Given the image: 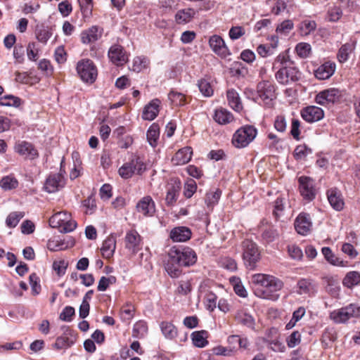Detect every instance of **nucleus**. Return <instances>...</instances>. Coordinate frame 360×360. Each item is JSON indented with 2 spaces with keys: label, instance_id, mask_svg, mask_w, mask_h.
<instances>
[{
  "label": "nucleus",
  "instance_id": "nucleus-1",
  "mask_svg": "<svg viewBox=\"0 0 360 360\" xmlns=\"http://www.w3.org/2000/svg\"><path fill=\"white\" fill-rule=\"evenodd\" d=\"M255 295L259 298L276 301L283 283L279 278L269 274H255L251 277Z\"/></svg>",
  "mask_w": 360,
  "mask_h": 360
},
{
  "label": "nucleus",
  "instance_id": "nucleus-2",
  "mask_svg": "<svg viewBox=\"0 0 360 360\" xmlns=\"http://www.w3.org/2000/svg\"><path fill=\"white\" fill-rule=\"evenodd\" d=\"M257 134V129L252 125H245L240 127L233 134L232 143L237 148L247 147L254 141Z\"/></svg>",
  "mask_w": 360,
  "mask_h": 360
},
{
  "label": "nucleus",
  "instance_id": "nucleus-3",
  "mask_svg": "<svg viewBox=\"0 0 360 360\" xmlns=\"http://www.w3.org/2000/svg\"><path fill=\"white\" fill-rule=\"evenodd\" d=\"M243 259L245 266L252 270L260 260L261 254L257 245L250 240H245L242 243Z\"/></svg>",
  "mask_w": 360,
  "mask_h": 360
},
{
  "label": "nucleus",
  "instance_id": "nucleus-4",
  "mask_svg": "<svg viewBox=\"0 0 360 360\" xmlns=\"http://www.w3.org/2000/svg\"><path fill=\"white\" fill-rule=\"evenodd\" d=\"M50 225L53 228H58L60 232L69 233L77 227V223L72 220L71 215L65 212H58L54 214L49 219Z\"/></svg>",
  "mask_w": 360,
  "mask_h": 360
},
{
  "label": "nucleus",
  "instance_id": "nucleus-5",
  "mask_svg": "<svg viewBox=\"0 0 360 360\" xmlns=\"http://www.w3.org/2000/svg\"><path fill=\"white\" fill-rule=\"evenodd\" d=\"M360 316V306L350 304L330 312V318L335 323H345L351 318Z\"/></svg>",
  "mask_w": 360,
  "mask_h": 360
},
{
  "label": "nucleus",
  "instance_id": "nucleus-6",
  "mask_svg": "<svg viewBox=\"0 0 360 360\" xmlns=\"http://www.w3.org/2000/svg\"><path fill=\"white\" fill-rule=\"evenodd\" d=\"M172 261L184 266L193 265L197 261V255L191 248L186 247L181 249L172 248L169 250Z\"/></svg>",
  "mask_w": 360,
  "mask_h": 360
},
{
  "label": "nucleus",
  "instance_id": "nucleus-7",
  "mask_svg": "<svg viewBox=\"0 0 360 360\" xmlns=\"http://www.w3.org/2000/svg\"><path fill=\"white\" fill-rule=\"evenodd\" d=\"M342 97L340 90L329 88L319 91L314 98V101L321 106H331L340 101Z\"/></svg>",
  "mask_w": 360,
  "mask_h": 360
},
{
  "label": "nucleus",
  "instance_id": "nucleus-8",
  "mask_svg": "<svg viewBox=\"0 0 360 360\" xmlns=\"http://www.w3.org/2000/svg\"><path fill=\"white\" fill-rule=\"evenodd\" d=\"M300 77L299 70L292 65L281 67L275 72L276 81L283 85L297 81Z\"/></svg>",
  "mask_w": 360,
  "mask_h": 360
},
{
  "label": "nucleus",
  "instance_id": "nucleus-9",
  "mask_svg": "<svg viewBox=\"0 0 360 360\" xmlns=\"http://www.w3.org/2000/svg\"><path fill=\"white\" fill-rule=\"evenodd\" d=\"M259 94V104L271 107L273 101L276 98L275 86L269 81H262L257 84Z\"/></svg>",
  "mask_w": 360,
  "mask_h": 360
},
{
  "label": "nucleus",
  "instance_id": "nucleus-10",
  "mask_svg": "<svg viewBox=\"0 0 360 360\" xmlns=\"http://www.w3.org/2000/svg\"><path fill=\"white\" fill-rule=\"evenodd\" d=\"M77 71L82 81L93 83L97 76V70L92 60H82L78 62Z\"/></svg>",
  "mask_w": 360,
  "mask_h": 360
},
{
  "label": "nucleus",
  "instance_id": "nucleus-11",
  "mask_svg": "<svg viewBox=\"0 0 360 360\" xmlns=\"http://www.w3.org/2000/svg\"><path fill=\"white\" fill-rule=\"evenodd\" d=\"M299 190L303 199L309 202L316 197V190L314 181L308 176H302L298 179Z\"/></svg>",
  "mask_w": 360,
  "mask_h": 360
},
{
  "label": "nucleus",
  "instance_id": "nucleus-12",
  "mask_svg": "<svg viewBox=\"0 0 360 360\" xmlns=\"http://www.w3.org/2000/svg\"><path fill=\"white\" fill-rule=\"evenodd\" d=\"M208 43L211 50L219 57L225 58L231 55L229 49L220 35L213 34L210 36Z\"/></svg>",
  "mask_w": 360,
  "mask_h": 360
},
{
  "label": "nucleus",
  "instance_id": "nucleus-13",
  "mask_svg": "<svg viewBox=\"0 0 360 360\" xmlns=\"http://www.w3.org/2000/svg\"><path fill=\"white\" fill-rule=\"evenodd\" d=\"M323 110L316 105H308L301 109V117L308 123H314L324 117Z\"/></svg>",
  "mask_w": 360,
  "mask_h": 360
},
{
  "label": "nucleus",
  "instance_id": "nucleus-14",
  "mask_svg": "<svg viewBox=\"0 0 360 360\" xmlns=\"http://www.w3.org/2000/svg\"><path fill=\"white\" fill-rule=\"evenodd\" d=\"M295 229L298 234L307 236L312 229V221L309 214L302 212L296 217L294 223Z\"/></svg>",
  "mask_w": 360,
  "mask_h": 360
},
{
  "label": "nucleus",
  "instance_id": "nucleus-15",
  "mask_svg": "<svg viewBox=\"0 0 360 360\" xmlns=\"http://www.w3.org/2000/svg\"><path fill=\"white\" fill-rule=\"evenodd\" d=\"M76 340V335L71 330L67 328L63 335L56 338L55 343L53 345V348L57 350L68 349L75 343Z\"/></svg>",
  "mask_w": 360,
  "mask_h": 360
},
{
  "label": "nucleus",
  "instance_id": "nucleus-16",
  "mask_svg": "<svg viewBox=\"0 0 360 360\" xmlns=\"http://www.w3.org/2000/svg\"><path fill=\"white\" fill-rule=\"evenodd\" d=\"M65 180L63 176L59 173L50 174L44 184V189L49 193H55L63 188Z\"/></svg>",
  "mask_w": 360,
  "mask_h": 360
},
{
  "label": "nucleus",
  "instance_id": "nucleus-17",
  "mask_svg": "<svg viewBox=\"0 0 360 360\" xmlns=\"http://www.w3.org/2000/svg\"><path fill=\"white\" fill-rule=\"evenodd\" d=\"M108 58L116 65H122L127 62L128 57L122 46L114 44L108 51Z\"/></svg>",
  "mask_w": 360,
  "mask_h": 360
},
{
  "label": "nucleus",
  "instance_id": "nucleus-18",
  "mask_svg": "<svg viewBox=\"0 0 360 360\" xmlns=\"http://www.w3.org/2000/svg\"><path fill=\"white\" fill-rule=\"evenodd\" d=\"M136 210L144 217H151L155 212V205L153 198L146 195L143 197L136 205Z\"/></svg>",
  "mask_w": 360,
  "mask_h": 360
},
{
  "label": "nucleus",
  "instance_id": "nucleus-19",
  "mask_svg": "<svg viewBox=\"0 0 360 360\" xmlns=\"http://www.w3.org/2000/svg\"><path fill=\"white\" fill-rule=\"evenodd\" d=\"M103 29L94 25L81 33V41L84 44L94 43L98 41L102 36Z\"/></svg>",
  "mask_w": 360,
  "mask_h": 360
},
{
  "label": "nucleus",
  "instance_id": "nucleus-20",
  "mask_svg": "<svg viewBox=\"0 0 360 360\" xmlns=\"http://www.w3.org/2000/svg\"><path fill=\"white\" fill-rule=\"evenodd\" d=\"M191 230L186 226L174 227L169 233V238L175 243L186 242L191 238Z\"/></svg>",
  "mask_w": 360,
  "mask_h": 360
},
{
  "label": "nucleus",
  "instance_id": "nucleus-21",
  "mask_svg": "<svg viewBox=\"0 0 360 360\" xmlns=\"http://www.w3.org/2000/svg\"><path fill=\"white\" fill-rule=\"evenodd\" d=\"M124 243L129 251L136 253L139 250L141 236L136 230H130L126 233Z\"/></svg>",
  "mask_w": 360,
  "mask_h": 360
},
{
  "label": "nucleus",
  "instance_id": "nucleus-22",
  "mask_svg": "<svg viewBox=\"0 0 360 360\" xmlns=\"http://www.w3.org/2000/svg\"><path fill=\"white\" fill-rule=\"evenodd\" d=\"M161 101L158 98H154L143 108L142 118L145 120L152 121L156 118L160 111Z\"/></svg>",
  "mask_w": 360,
  "mask_h": 360
},
{
  "label": "nucleus",
  "instance_id": "nucleus-23",
  "mask_svg": "<svg viewBox=\"0 0 360 360\" xmlns=\"http://www.w3.org/2000/svg\"><path fill=\"white\" fill-rule=\"evenodd\" d=\"M316 284L312 279L301 278L297 283L296 292L301 295H310L316 291Z\"/></svg>",
  "mask_w": 360,
  "mask_h": 360
},
{
  "label": "nucleus",
  "instance_id": "nucleus-24",
  "mask_svg": "<svg viewBox=\"0 0 360 360\" xmlns=\"http://www.w3.org/2000/svg\"><path fill=\"white\" fill-rule=\"evenodd\" d=\"M335 68L336 65L335 63L327 61L315 70V77L320 80L329 79L334 74Z\"/></svg>",
  "mask_w": 360,
  "mask_h": 360
},
{
  "label": "nucleus",
  "instance_id": "nucleus-25",
  "mask_svg": "<svg viewBox=\"0 0 360 360\" xmlns=\"http://www.w3.org/2000/svg\"><path fill=\"white\" fill-rule=\"evenodd\" d=\"M15 150L25 158L34 159L38 155L37 150L28 142L20 141L15 144Z\"/></svg>",
  "mask_w": 360,
  "mask_h": 360
},
{
  "label": "nucleus",
  "instance_id": "nucleus-26",
  "mask_svg": "<svg viewBox=\"0 0 360 360\" xmlns=\"http://www.w3.org/2000/svg\"><path fill=\"white\" fill-rule=\"evenodd\" d=\"M327 197L331 207L337 211L342 210L344 201L340 191L336 188H331L327 191Z\"/></svg>",
  "mask_w": 360,
  "mask_h": 360
},
{
  "label": "nucleus",
  "instance_id": "nucleus-27",
  "mask_svg": "<svg viewBox=\"0 0 360 360\" xmlns=\"http://www.w3.org/2000/svg\"><path fill=\"white\" fill-rule=\"evenodd\" d=\"M193 151L191 147H184L179 150L172 159L174 165H183L188 163L192 157Z\"/></svg>",
  "mask_w": 360,
  "mask_h": 360
},
{
  "label": "nucleus",
  "instance_id": "nucleus-28",
  "mask_svg": "<svg viewBox=\"0 0 360 360\" xmlns=\"http://www.w3.org/2000/svg\"><path fill=\"white\" fill-rule=\"evenodd\" d=\"M116 249V238L113 236H108L103 243L101 251L105 258H110L113 256Z\"/></svg>",
  "mask_w": 360,
  "mask_h": 360
},
{
  "label": "nucleus",
  "instance_id": "nucleus-29",
  "mask_svg": "<svg viewBox=\"0 0 360 360\" xmlns=\"http://www.w3.org/2000/svg\"><path fill=\"white\" fill-rule=\"evenodd\" d=\"M226 97L229 106L235 111L240 112L243 109L240 98L235 89H229L226 92Z\"/></svg>",
  "mask_w": 360,
  "mask_h": 360
},
{
  "label": "nucleus",
  "instance_id": "nucleus-30",
  "mask_svg": "<svg viewBox=\"0 0 360 360\" xmlns=\"http://www.w3.org/2000/svg\"><path fill=\"white\" fill-rule=\"evenodd\" d=\"M342 285L349 289L360 285V272L350 271L346 274L342 279Z\"/></svg>",
  "mask_w": 360,
  "mask_h": 360
},
{
  "label": "nucleus",
  "instance_id": "nucleus-31",
  "mask_svg": "<svg viewBox=\"0 0 360 360\" xmlns=\"http://www.w3.org/2000/svg\"><path fill=\"white\" fill-rule=\"evenodd\" d=\"M168 99L175 107L184 106L187 103L186 96L176 89H172L168 94Z\"/></svg>",
  "mask_w": 360,
  "mask_h": 360
},
{
  "label": "nucleus",
  "instance_id": "nucleus-32",
  "mask_svg": "<svg viewBox=\"0 0 360 360\" xmlns=\"http://www.w3.org/2000/svg\"><path fill=\"white\" fill-rule=\"evenodd\" d=\"M195 15L193 8H185L177 11L175 15V21L177 24H186L189 22Z\"/></svg>",
  "mask_w": 360,
  "mask_h": 360
},
{
  "label": "nucleus",
  "instance_id": "nucleus-33",
  "mask_svg": "<svg viewBox=\"0 0 360 360\" xmlns=\"http://www.w3.org/2000/svg\"><path fill=\"white\" fill-rule=\"evenodd\" d=\"M35 35L39 42L46 44L52 36L51 29L44 25H38L36 26Z\"/></svg>",
  "mask_w": 360,
  "mask_h": 360
},
{
  "label": "nucleus",
  "instance_id": "nucleus-34",
  "mask_svg": "<svg viewBox=\"0 0 360 360\" xmlns=\"http://www.w3.org/2000/svg\"><path fill=\"white\" fill-rule=\"evenodd\" d=\"M214 120L220 124H226L233 121V116L227 110L219 108L215 110Z\"/></svg>",
  "mask_w": 360,
  "mask_h": 360
},
{
  "label": "nucleus",
  "instance_id": "nucleus-35",
  "mask_svg": "<svg viewBox=\"0 0 360 360\" xmlns=\"http://www.w3.org/2000/svg\"><path fill=\"white\" fill-rule=\"evenodd\" d=\"M160 327L165 338L173 340L177 336V328L172 323L169 321H162L160 323Z\"/></svg>",
  "mask_w": 360,
  "mask_h": 360
},
{
  "label": "nucleus",
  "instance_id": "nucleus-36",
  "mask_svg": "<svg viewBox=\"0 0 360 360\" xmlns=\"http://www.w3.org/2000/svg\"><path fill=\"white\" fill-rule=\"evenodd\" d=\"M181 266H182L181 264H179L177 262L172 260L171 254L169 252L168 260L165 265V269L168 274L172 278L179 277L181 272L180 269Z\"/></svg>",
  "mask_w": 360,
  "mask_h": 360
},
{
  "label": "nucleus",
  "instance_id": "nucleus-37",
  "mask_svg": "<svg viewBox=\"0 0 360 360\" xmlns=\"http://www.w3.org/2000/svg\"><path fill=\"white\" fill-rule=\"evenodd\" d=\"M207 332L205 330L194 331L191 334L193 345L197 347H204L208 344Z\"/></svg>",
  "mask_w": 360,
  "mask_h": 360
},
{
  "label": "nucleus",
  "instance_id": "nucleus-38",
  "mask_svg": "<svg viewBox=\"0 0 360 360\" xmlns=\"http://www.w3.org/2000/svg\"><path fill=\"white\" fill-rule=\"evenodd\" d=\"M221 195V192L219 189L210 191L206 193L205 202L210 210H212L213 207L218 203Z\"/></svg>",
  "mask_w": 360,
  "mask_h": 360
},
{
  "label": "nucleus",
  "instance_id": "nucleus-39",
  "mask_svg": "<svg viewBox=\"0 0 360 360\" xmlns=\"http://www.w3.org/2000/svg\"><path fill=\"white\" fill-rule=\"evenodd\" d=\"M316 28V23L314 20H304L298 25V30L302 36H308Z\"/></svg>",
  "mask_w": 360,
  "mask_h": 360
},
{
  "label": "nucleus",
  "instance_id": "nucleus-40",
  "mask_svg": "<svg viewBox=\"0 0 360 360\" xmlns=\"http://www.w3.org/2000/svg\"><path fill=\"white\" fill-rule=\"evenodd\" d=\"M129 162L134 174L141 175L146 170V165L139 156L133 155Z\"/></svg>",
  "mask_w": 360,
  "mask_h": 360
},
{
  "label": "nucleus",
  "instance_id": "nucleus-41",
  "mask_svg": "<svg viewBox=\"0 0 360 360\" xmlns=\"http://www.w3.org/2000/svg\"><path fill=\"white\" fill-rule=\"evenodd\" d=\"M354 49V46L352 43H346L342 45L337 55L338 61L341 63L346 62Z\"/></svg>",
  "mask_w": 360,
  "mask_h": 360
},
{
  "label": "nucleus",
  "instance_id": "nucleus-42",
  "mask_svg": "<svg viewBox=\"0 0 360 360\" xmlns=\"http://www.w3.org/2000/svg\"><path fill=\"white\" fill-rule=\"evenodd\" d=\"M180 187L178 184L169 185L167 190L165 200L167 205H174L178 198Z\"/></svg>",
  "mask_w": 360,
  "mask_h": 360
},
{
  "label": "nucleus",
  "instance_id": "nucleus-43",
  "mask_svg": "<svg viewBox=\"0 0 360 360\" xmlns=\"http://www.w3.org/2000/svg\"><path fill=\"white\" fill-rule=\"evenodd\" d=\"M160 136V129L158 124H153L147 131V140L149 144L155 148Z\"/></svg>",
  "mask_w": 360,
  "mask_h": 360
},
{
  "label": "nucleus",
  "instance_id": "nucleus-44",
  "mask_svg": "<svg viewBox=\"0 0 360 360\" xmlns=\"http://www.w3.org/2000/svg\"><path fill=\"white\" fill-rule=\"evenodd\" d=\"M292 63L290 61L287 52L280 53L276 58L274 59L273 63L272 69L276 70L281 67L288 66L292 65Z\"/></svg>",
  "mask_w": 360,
  "mask_h": 360
},
{
  "label": "nucleus",
  "instance_id": "nucleus-45",
  "mask_svg": "<svg viewBox=\"0 0 360 360\" xmlns=\"http://www.w3.org/2000/svg\"><path fill=\"white\" fill-rule=\"evenodd\" d=\"M294 28V23L291 20H285L278 25L276 32L283 37L288 36Z\"/></svg>",
  "mask_w": 360,
  "mask_h": 360
},
{
  "label": "nucleus",
  "instance_id": "nucleus-46",
  "mask_svg": "<svg viewBox=\"0 0 360 360\" xmlns=\"http://www.w3.org/2000/svg\"><path fill=\"white\" fill-rule=\"evenodd\" d=\"M149 66V60L145 56H137L134 58L132 70L134 72H140Z\"/></svg>",
  "mask_w": 360,
  "mask_h": 360
},
{
  "label": "nucleus",
  "instance_id": "nucleus-47",
  "mask_svg": "<svg viewBox=\"0 0 360 360\" xmlns=\"http://www.w3.org/2000/svg\"><path fill=\"white\" fill-rule=\"evenodd\" d=\"M236 319L238 322L243 324L244 326H246L248 328L254 327L255 320L253 317L243 310H240L237 312L236 315Z\"/></svg>",
  "mask_w": 360,
  "mask_h": 360
},
{
  "label": "nucleus",
  "instance_id": "nucleus-48",
  "mask_svg": "<svg viewBox=\"0 0 360 360\" xmlns=\"http://www.w3.org/2000/svg\"><path fill=\"white\" fill-rule=\"evenodd\" d=\"M279 237L278 231L274 227H269L265 229L262 234V238L264 242L266 243H270L276 240H277Z\"/></svg>",
  "mask_w": 360,
  "mask_h": 360
},
{
  "label": "nucleus",
  "instance_id": "nucleus-49",
  "mask_svg": "<svg viewBox=\"0 0 360 360\" xmlns=\"http://www.w3.org/2000/svg\"><path fill=\"white\" fill-rule=\"evenodd\" d=\"M148 333L147 323L143 321H137L133 327V336L137 338H142Z\"/></svg>",
  "mask_w": 360,
  "mask_h": 360
},
{
  "label": "nucleus",
  "instance_id": "nucleus-50",
  "mask_svg": "<svg viewBox=\"0 0 360 360\" xmlns=\"http://www.w3.org/2000/svg\"><path fill=\"white\" fill-rule=\"evenodd\" d=\"M24 215L23 212H13L10 213L6 219V226L10 229L15 228Z\"/></svg>",
  "mask_w": 360,
  "mask_h": 360
},
{
  "label": "nucleus",
  "instance_id": "nucleus-51",
  "mask_svg": "<svg viewBox=\"0 0 360 360\" xmlns=\"http://www.w3.org/2000/svg\"><path fill=\"white\" fill-rule=\"evenodd\" d=\"M198 86L200 91L204 96L210 97L213 95L214 90L207 79H201L198 81Z\"/></svg>",
  "mask_w": 360,
  "mask_h": 360
},
{
  "label": "nucleus",
  "instance_id": "nucleus-52",
  "mask_svg": "<svg viewBox=\"0 0 360 360\" xmlns=\"http://www.w3.org/2000/svg\"><path fill=\"white\" fill-rule=\"evenodd\" d=\"M20 105V99L13 95H6L0 98V105L18 107Z\"/></svg>",
  "mask_w": 360,
  "mask_h": 360
},
{
  "label": "nucleus",
  "instance_id": "nucleus-53",
  "mask_svg": "<svg viewBox=\"0 0 360 360\" xmlns=\"http://www.w3.org/2000/svg\"><path fill=\"white\" fill-rule=\"evenodd\" d=\"M311 51V45L306 42L298 43L295 46V51L297 54L302 58H306L309 56Z\"/></svg>",
  "mask_w": 360,
  "mask_h": 360
},
{
  "label": "nucleus",
  "instance_id": "nucleus-54",
  "mask_svg": "<svg viewBox=\"0 0 360 360\" xmlns=\"http://www.w3.org/2000/svg\"><path fill=\"white\" fill-rule=\"evenodd\" d=\"M18 182L17 179L11 176H4L0 181V186L4 190H11L18 186Z\"/></svg>",
  "mask_w": 360,
  "mask_h": 360
},
{
  "label": "nucleus",
  "instance_id": "nucleus-55",
  "mask_svg": "<svg viewBox=\"0 0 360 360\" xmlns=\"http://www.w3.org/2000/svg\"><path fill=\"white\" fill-rule=\"evenodd\" d=\"M311 153V149L305 144L297 146L294 150V156L297 160L304 159L307 155Z\"/></svg>",
  "mask_w": 360,
  "mask_h": 360
},
{
  "label": "nucleus",
  "instance_id": "nucleus-56",
  "mask_svg": "<svg viewBox=\"0 0 360 360\" xmlns=\"http://www.w3.org/2000/svg\"><path fill=\"white\" fill-rule=\"evenodd\" d=\"M115 282L116 278L114 276H102L98 281L97 289L100 292L105 291L110 285L115 283Z\"/></svg>",
  "mask_w": 360,
  "mask_h": 360
},
{
  "label": "nucleus",
  "instance_id": "nucleus-57",
  "mask_svg": "<svg viewBox=\"0 0 360 360\" xmlns=\"http://www.w3.org/2000/svg\"><path fill=\"white\" fill-rule=\"evenodd\" d=\"M67 247L63 241L58 238L50 239L47 243L48 249L53 252L65 250Z\"/></svg>",
  "mask_w": 360,
  "mask_h": 360
},
{
  "label": "nucleus",
  "instance_id": "nucleus-58",
  "mask_svg": "<svg viewBox=\"0 0 360 360\" xmlns=\"http://www.w3.org/2000/svg\"><path fill=\"white\" fill-rule=\"evenodd\" d=\"M118 173L122 178L125 179L131 178L133 176V174H134V170L132 169L129 161L123 164L119 168Z\"/></svg>",
  "mask_w": 360,
  "mask_h": 360
},
{
  "label": "nucleus",
  "instance_id": "nucleus-59",
  "mask_svg": "<svg viewBox=\"0 0 360 360\" xmlns=\"http://www.w3.org/2000/svg\"><path fill=\"white\" fill-rule=\"evenodd\" d=\"M219 264L222 268L227 269L230 271H233L237 269L236 261L230 257H222L219 259Z\"/></svg>",
  "mask_w": 360,
  "mask_h": 360
},
{
  "label": "nucleus",
  "instance_id": "nucleus-60",
  "mask_svg": "<svg viewBox=\"0 0 360 360\" xmlns=\"http://www.w3.org/2000/svg\"><path fill=\"white\" fill-rule=\"evenodd\" d=\"M68 266V262L63 259L56 260L53 263V269L58 276H62L65 274Z\"/></svg>",
  "mask_w": 360,
  "mask_h": 360
},
{
  "label": "nucleus",
  "instance_id": "nucleus-61",
  "mask_svg": "<svg viewBox=\"0 0 360 360\" xmlns=\"http://www.w3.org/2000/svg\"><path fill=\"white\" fill-rule=\"evenodd\" d=\"M13 55L15 60V63H23L25 61L24 46L22 44H17L13 49Z\"/></svg>",
  "mask_w": 360,
  "mask_h": 360
},
{
  "label": "nucleus",
  "instance_id": "nucleus-62",
  "mask_svg": "<svg viewBox=\"0 0 360 360\" xmlns=\"http://www.w3.org/2000/svg\"><path fill=\"white\" fill-rule=\"evenodd\" d=\"M217 297L214 293L211 292L206 294L205 296V305L207 309L210 311H213L217 307Z\"/></svg>",
  "mask_w": 360,
  "mask_h": 360
},
{
  "label": "nucleus",
  "instance_id": "nucleus-63",
  "mask_svg": "<svg viewBox=\"0 0 360 360\" xmlns=\"http://www.w3.org/2000/svg\"><path fill=\"white\" fill-rule=\"evenodd\" d=\"M233 285V290L238 296L241 297H246L248 296V292L245 290V287L240 283L239 278H233L231 281Z\"/></svg>",
  "mask_w": 360,
  "mask_h": 360
},
{
  "label": "nucleus",
  "instance_id": "nucleus-64",
  "mask_svg": "<svg viewBox=\"0 0 360 360\" xmlns=\"http://www.w3.org/2000/svg\"><path fill=\"white\" fill-rule=\"evenodd\" d=\"M268 347L275 352H284L285 347L278 339L275 338L267 341Z\"/></svg>",
  "mask_w": 360,
  "mask_h": 360
}]
</instances>
